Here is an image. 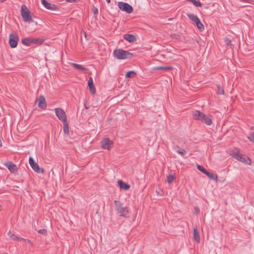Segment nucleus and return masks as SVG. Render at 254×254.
<instances>
[{
  "instance_id": "f257e3e1",
  "label": "nucleus",
  "mask_w": 254,
  "mask_h": 254,
  "mask_svg": "<svg viewBox=\"0 0 254 254\" xmlns=\"http://www.w3.org/2000/svg\"><path fill=\"white\" fill-rule=\"evenodd\" d=\"M115 209L117 213L121 217L127 218L129 217L128 208L124 206V204L120 201L115 200Z\"/></svg>"
},
{
  "instance_id": "f03ea898",
  "label": "nucleus",
  "mask_w": 254,
  "mask_h": 254,
  "mask_svg": "<svg viewBox=\"0 0 254 254\" xmlns=\"http://www.w3.org/2000/svg\"><path fill=\"white\" fill-rule=\"evenodd\" d=\"M114 56L118 60L131 59L133 54L122 49H117L113 52Z\"/></svg>"
},
{
  "instance_id": "7ed1b4c3",
  "label": "nucleus",
  "mask_w": 254,
  "mask_h": 254,
  "mask_svg": "<svg viewBox=\"0 0 254 254\" xmlns=\"http://www.w3.org/2000/svg\"><path fill=\"white\" fill-rule=\"evenodd\" d=\"M233 157L237 159L238 160L249 165H251L252 163L251 160L246 155H244L240 153L239 151L235 149L232 150L230 153Z\"/></svg>"
},
{
  "instance_id": "20e7f679",
  "label": "nucleus",
  "mask_w": 254,
  "mask_h": 254,
  "mask_svg": "<svg viewBox=\"0 0 254 254\" xmlns=\"http://www.w3.org/2000/svg\"><path fill=\"white\" fill-rule=\"evenodd\" d=\"M21 15L25 22H33L30 11L25 5H22L21 8Z\"/></svg>"
},
{
  "instance_id": "39448f33",
  "label": "nucleus",
  "mask_w": 254,
  "mask_h": 254,
  "mask_svg": "<svg viewBox=\"0 0 254 254\" xmlns=\"http://www.w3.org/2000/svg\"><path fill=\"white\" fill-rule=\"evenodd\" d=\"M22 43L27 46H29L31 44H41L43 41L40 38H33L27 37L23 38L21 40Z\"/></svg>"
},
{
  "instance_id": "423d86ee",
  "label": "nucleus",
  "mask_w": 254,
  "mask_h": 254,
  "mask_svg": "<svg viewBox=\"0 0 254 254\" xmlns=\"http://www.w3.org/2000/svg\"><path fill=\"white\" fill-rule=\"evenodd\" d=\"M29 163L32 169L37 173L43 174L44 173V169L40 168L39 165L35 162L33 158L30 157L29 158Z\"/></svg>"
},
{
  "instance_id": "0eeeda50",
  "label": "nucleus",
  "mask_w": 254,
  "mask_h": 254,
  "mask_svg": "<svg viewBox=\"0 0 254 254\" xmlns=\"http://www.w3.org/2000/svg\"><path fill=\"white\" fill-rule=\"evenodd\" d=\"M118 6L123 11H126L127 13H131L133 12L132 7L128 3L124 2H119Z\"/></svg>"
},
{
  "instance_id": "6e6552de",
  "label": "nucleus",
  "mask_w": 254,
  "mask_h": 254,
  "mask_svg": "<svg viewBox=\"0 0 254 254\" xmlns=\"http://www.w3.org/2000/svg\"><path fill=\"white\" fill-rule=\"evenodd\" d=\"M18 41V36L16 33H11L9 37V43L12 48L16 47Z\"/></svg>"
},
{
  "instance_id": "1a4fd4ad",
  "label": "nucleus",
  "mask_w": 254,
  "mask_h": 254,
  "mask_svg": "<svg viewBox=\"0 0 254 254\" xmlns=\"http://www.w3.org/2000/svg\"><path fill=\"white\" fill-rule=\"evenodd\" d=\"M55 113L58 119L62 122L66 121V116L64 111L60 108H56L55 109Z\"/></svg>"
},
{
  "instance_id": "9d476101",
  "label": "nucleus",
  "mask_w": 254,
  "mask_h": 254,
  "mask_svg": "<svg viewBox=\"0 0 254 254\" xmlns=\"http://www.w3.org/2000/svg\"><path fill=\"white\" fill-rule=\"evenodd\" d=\"M113 143L109 138H105L101 141L102 147L104 149L110 150L113 147Z\"/></svg>"
},
{
  "instance_id": "9b49d317",
  "label": "nucleus",
  "mask_w": 254,
  "mask_h": 254,
  "mask_svg": "<svg viewBox=\"0 0 254 254\" xmlns=\"http://www.w3.org/2000/svg\"><path fill=\"white\" fill-rule=\"evenodd\" d=\"M42 4L48 9L51 10H56L58 9L57 5L50 3L46 0H41Z\"/></svg>"
},
{
  "instance_id": "f8f14e48",
  "label": "nucleus",
  "mask_w": 254,
  "mask_h": 254,
  "mask_svg": "<svg viewBox=\"0 0 254 254\" xmlns=\"http://www.w3.org/2000/svg\"><path fill=\"white\" fill-rule=\"evenodd\" d=\"M4 165L12 173H15L17 169L16 165L11 161L6 162Z\"/></svg>"
},
{
  "instance_id": "ddd939ff",
  "label": "nucleus",
  "mask_w": 254,
  "mask_h": 254,
  "mask_svg": "<svg viewBox=\"0 0 254 254\" xmlns=\"http://www.w3.org/2000/svg\"><path fill=\"white\" fill-rule=\"evenodd\" d=\"M37 101L38 102V106L39 108L42 109H44L46 108L47 104L45 97L43 96H40V97L37 100Z\"/></svg>"
},
{
  "instance_id": "4468645a",
  "label": "nucleus",
  "mask_w": 254,
  "mask_h": 254,
  "mask_svg": "<svg viewBox=\"0 0 254 254\" xmlns=\"http://www.w3.org/2000/svg\"><path fill=\"white\" fill-rule=\"evenodd\" d=\"M8 236L13 240H17V241H24L25 242H27L29 244H31V242L30 240L28 239H25L24 238L18 237L17 236H15L14 234L12 233L10 231H9L8 234Z\"/></svg>"
},
{
  "instance_id": "2eb2a0df",
  "label": "nucleus",
  "mask_w": 254,
  "mask_h": 254,
  "mask_svg": "<svg viewBox=\"0 0 254 254\" xmlns=\"http://www.w3.org/2000/svg\"><path fill=\"white\" fill-rule=\"evenodd\" d=\"M124 38L130 43H133L136 41L135 35L132 34H126L123 35Z\"/></svg>"
},
{
  "instance_id": "dca6fc26",
  "label": "nucleus",
  "mask_w": 254,
  "mask_h": 254,
  "mask_svg": "<svg viewBox=\"0 0 254 254\" xmlns=\"http://www.w3.org/2000/svg\"><path fill=\"white\" fill-rule=\"evenodd\" d=\"M192 115L194 119L200 121L202 120V118L204 117V114L199 111H194L192 112Z\"/></svg>"
},
{
  "instance_id": "f3484780",
  "label": "nucleus",
  "mask_w": 254,
  "mask_h": 254,
  "mask_svg": "<svg viewBox=\"0 0 254 254\" xmlns=\"http://www.w3.org/2000/svg\"><path fill=\"white\" fill-rule=\"evenodd\" d=\"M88 85L90 89V91L92 94H94L96 92L95 88L94 86L93 80L91 77H89L88 81Z\"/></svg>"
},
{
  "instance_id": "a211bd4d",
  "label": "nucleus",
  "mask_w": 254,
  "mask_h": 254,
  "mask_svg": "<svg viewBox=\"0 0 254 254\" xmlns=\"http://www.w3.org/2000/svg\"><path fill=\"white\" fill-rule=\"evenodd\" d=\"M118 183L120 188L125 190H128L130 188V186L128 184L122 180H119Z\"/></svg>"
},
{
  "instance_id": "6ab92c4d",
  "label": "nucleus",
  "mask_w": 254,
  "mask_h": 254,
  "mask_svg": "<svg viewBox=\"0 0 254 254\" xmlns=\"http://www.w3.org/2000/svg\"><path fill=\"white\" fill-rule=\"evenodd\" d=\"M193 239L196 242H199L200 241V237L199 232L197 229L196 227L193 228Z\"/></svg>"
},
{
  "instance_id": "aec40b11",
  "label": "nucleus",
  "mask_w": 254,
  "mask_h": 254,
  "mask_svg": "<svg viewBox=\"0 0 254 254\" xmlns=\"http://www.w3.org/2000/svg\"><path fill=\"white\" fill-rule=\"evenodd\" d=\"M201 121L205 123L207 126H210L212 123V120L209 117L206 116L205 114L204 117H203L202 118V120Z\"/></svg>"
},
{
  "instance_id": "412c9836",
  "label": "nucleus",
  "mask_w": 254,
  "mask_h": 254,
  "mask_svg": "<svg viewBox=\"0 0 254 254\" xmlns=\"http://www.w3.org/2000/svg\"><path fill=\"white\" fill-rule=\"evenodd\" d=\"M205 175L211 180H213L215 181H217L218 176L217 175L209 173V172H207Z\"/></svg>"
},
{
  "instance_id": "4be33fe9",
  "label": "nucleus",
  "mask_w": 254,
  "mask_h": 254,
  "mask_svg": "<svg viewBox=\"0 0 254 254\" xmlns=\"http://www.w3.org/2000/svg\"><path fill=\"white\" fill-rule=\"evenodd\" d=\"M188 17L192 21H194L195 23L199 19L198 17L192 13H188L187 14Z\"/></svg>"
},
{
  "instance_id": "5701e85b",
  "label": "nucleus",
  "mask_w": 254,
  "mask_h": 254,
  "mask_svg": "<svg viewBox=\"0 0 254 254\" xmlns=\"http://www.w3.org/2000/svg\"><path fill=\"white\" fill-rule=\"evenodd\" d=\"M63 123L64 125L63 130L64 133L66 134H69V128L67 121L63 122Z\"/></svg>"
},
{
  "instance_id": "b1692460",
  "label": "nucleus",
  "mask_w": 254,
  "mask_h": 254,
  "mask_svg": "<svg viewBox=\"0 0 254 254\" xmlns=\"http://www.w3.org/2000/svg\"><path fill=\"white\" fill-rule=\"evenodd\" d=\"M71 65L74 68H75L77 69H79L80 70H81V71H85V70H87V68L83 67L82 65H80V64H75V63H72V64H71Z\"/></svg>"
},
{
  "instance_id": "393cba45",
  "label": "nucleus",
  "mask_w": 254,
  "mask_h": 254,
  "mask_svg": "<svg viewBox=\"0 0 254 254\" xmlns=\"http://www.w3.org/2000/svg\"><path fill=\"white\" fill-rule=\"evenodd\" d=\"M157 70H172L173 69V66H157L155 68Z\"/></svg>"
},
{
  "instance_id": "a878e982",
  "label": "nucleus",
  "mask_w": 254,
  "mask_h": 254,
  "mask_svg": "<svg viewBox=\"0 0 254 254\" xmlns=\"http://www.w3.org/2000/svg\"><path fill=\"white\" fill-rule=\"evenodd\" d=\"M136 75V73L134 71H128L126 74V77L128 78H133Z\"/></svg>"
},
{
  "instance_id": "bb28decb",
  "label": "nucleus",
  "mask_w": 254,
  "mask_h": 254,
  "mask_svg": "<svg viewBox=\"0 0 254 254\" xmlns=\"http://www.w3.org/2000/svg\"><path fill=\"white\" fill-rule=\"evenodd\" d=\"M195 24H196V25L197 27V28L200 30V31H202L203 30H204V26L202 24V23L201 22L200 20L199 19L196 22H195Z\"/></svg>"
},
{
  "instance_id": "cd10ccee",
  "label": "nucleus",
  "mask_w": 254,
  "mask_h": 254,
  "mask_svg": "<svg viewBox=\"0 0 254 254\" xmlns=\"http://www.w3.org/2000/svg\"><path fill=\"white\" fill-rule=\"evenodd\" d=\"M175 177L173 175H169L168 176H167V181L169 184H171L175 180Z\"/></svg>"
},
{
  "instance_id": "c85d7f7f",
  "label": "nucleus",
  "mask_w": 254,
  "mask_h": 254,
  "mask_svg": "<svg viewBox=\"0 0 254 254\" xmlns=\"http://www.w3.org/2000/svg\"><path fill=\"white\" fill-rule=\"evenodd\" d=\"M217 93L218 94L223 95L224 94V91L223 89L221 87L220 85H218L217 86Z\"/></svg>"
},
{
  "instance_id": "c756f323",
  "label": "nucleus",
  "mask_w": 254,
  "mask_h": 254,
  "mask_svg": "<svg viewBox=\"0 0 254 254\" xmlns=\"http://www.w3.org/2000/svg\"><path fill=\"white\" fill-rule=\"evenodd\" d=\"M197 169L200 172L203 173L204 174L208 172L203 166L197 165Z\"/></svg>"
},
{
  "instance_id": "7c9ffc66",
  "label": "nucleus",
  "mask_w": 254,
  "mask_h": 254,
  "mask_svg": "<svg viewBox=\"0 0 254 254\" xmlns=\"http://www.w3.org/2000/svg\"><path fill=\"white\" fill-rule=\"evenodd\" d=\"M176 152L181 155H185L187 153L185 149L182 148L177 150Z\"/></svg>"
},
{
  "instance_id": "2f4dec72",
  "label": "nucleus",
  "mask_w": 254,
  "mask_h": 254,
  "mask_svg": "<svg viewBox=\"0 0 254 254\" xmlns=\"http://www.w3.org/2000/svg\"><path fill=\"white\" fill-rule=\"evenodd\" d=\"M248 139L250 141L254 143V132L249 134Z\"/></svg>"
},
{
  "instance_id": "473e14b6",
  "label": "nucleus",
  "mask_w": 254,
  "mask_h": 254,
  "mask_svg": "<svg viewBox=\"0 0 254 254\" xmlns=\"http://www.w3.org/2000/svg\"><path fill=\"white\" fill-rule=\"evenodd\" d=\"M38 232L40 234L46 235L47 234V230L45 229H41L38 231Z\"/></svg>"
},
{
  "instance_id": "72a5a7b5",
  "label": "nucleus",
  "mask_w": 254,
  "mask_h": 254,
  "mask_svg": "<svg viewBox=\"0 0 254 254\" xmlns=\"http://www.w3.org/2000/svg\"><path fill=\"white\" fill-rule=\"evenodd\" d=\"M171 36L172 38L176 39H178L180 38V35L178 34H173Z\"/></svg>"
},
{
  "instance_id": "f704fd0d",
  "label": "nucleus",
  "mask_w": 254,
  "mask_h": 254,
  "mask_svg": "<svg viewBox=\"0 0 254 254\" xmlns=\"http://www.w3.org/2000/svg\"><path fill=\"white\" fill-rule=\"evenodd\" d=\"M93 12L94 14H97L98 12V9L95 7H93Z\"/></svg>"
},
{
  "instance_id": "c9c22d12",
  "label": "nucleus",
  "mask_w": 254,
  "mask_h": 254,
  "mask_svg": "<svg viewBox=\"0 0 254 254\" xmlns=\"http://www.w3.org/2000/svg\"><path fill=\"white\" fill-rule=\"evenodd\" d=\"M79 0H66V1L67 2H77Z\"/></svg>"
},
{
  "instance_id": "e433bc0d",
  "label": "nucleus",
  "mask_w": 254,
  "mask_h": 254,
  "mask_svg": "<svg viewBox=\"0 0 254 254\" xmlns=\"http://www.w3.org/2000/svg\"><path fill=\"white\" fill-rule=\"evenodd\" d=\"M226 43L227 45L230 44L231 40L227 39L225 40Z\"/></svg>"
},
{
  "instance_id": "4c0bfd02",
  "label": "nucleus",
  "mask_w": 254,
  "mask_h": 254,
  "mask_svg": "<svg viewBox=\"0 0 254 254\" xmlns=\"http://www.w3.org/2000/svg\"><path fill=\"white\" fill-rule=\"evenodd\" d=\"M194 210H195V211H196L197 212H198V211H199V209H198V208L197 207H195L194 208Z\"/></svg>"
},
{
  "instance_id": "58836bf2",
  "label": "nucleus",
  "mask_w": 254,
  "mask_h": 254,
  "mask_svg": "<svg viewBox=\"0 0 254 254\" xmlns=\"http://www.w3.org/2000/svg\"><path fill=\"white\" fill-rule=\"evenodd\" d=\"M2 146V142L1 140V136H0V147Z\"/></svg>"
},
{
  "instance_id": "ea45409f",
  "label": "nucleus",
  "mask_w": 254,
  "mask_h": 254,
  "mask_svg": "<svg viewBox=\"0 0 254 254\" xmlns=\"http://www.w3.org/2000/svg\"><path fill=\"white\" fill-rule=\"evenodd\" d=\"M106 0L107 2L108 3H110V2H111V0Z\"/></svg>"
},
{
  "instance_id": "a19ab883",
  "label": "nucleus",
  "mask_w": 254,
  "mask_h": 254,
  "mask_svg": "<svg viewBox=\"0 0 254 254\" xmlns=\"http://www.w3.org/2000/svg\"><path fill=\"white\" fill-rule=\"evenodd\" d=\"M5 0H0V1H1V2H3V1H5Z\"/></svg>"
},
{
  "instance_id": "79ce46f5",
  "label": "nucleus",
  "mask_w": 254,
  "mask_h": 254,
  "mask_svg": "<svg viewBox=\"0 0 254 254\" xmlns=\"http://www.w3.org/2000/svg\"><path fill=\"white\" fill-rule=\"evenodd\" d=\"M85 108L86 109H88V108L87 107V106H86L85 105Z\"/></svg>"
}]
</instances>
